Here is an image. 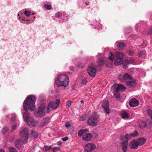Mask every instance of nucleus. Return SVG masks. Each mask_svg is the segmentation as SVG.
<instances>
[{"label": "nucleus", "instance_id": "1", "mask_svg": "<svg viewBox=\"0 0 152 152\" xmlns=\"http://www.w3.org/2000/svg\"><path fill=\"white\" fill-rule=\"evenodd\" d=\"M36 100V97L34 96L31 95L28 96L23 102V108L26 111L23 114V117L26 121V120L30 117L29 116V114L28 111V109L31 111L34 110L35 106V102Z\"/></svg>", "mask_w": 152, "mask_h": 152}, {"label": "nucleus", "instance_id": "2", "mask_svg": "<svg viewBox=\"0 0 152 152\" xmlns=\"http://www.w3.org/2000/svg\"><path fill=\"white\" fill-rule=\"evenodd\" d=\"M69 82V77L66 75L62 74L58 75L55 80L58 87L63 86L66 88L68 86Z\"/></svg>", "mask_w": 152, "mask_h": 152}, {"label": "nucleus", "instance_id": "3", "mask_svg": "<svg viewBox=\"0 0 152 152\" xmlns=\"http://www.w3.org/2000/svg\"><path fill=\"white\" fill-rule=\"evenodd\" d=\"M138 132L136 131H134L129 134H126L125 136L121 137V139L123 140L122 142V147L123 152L127 151L128 140L131 138V137H136L138 135Z\"/></svg>", "mask_w": 152, "mask_h": 152}, {"label": "nucleus", "instance_id": "4", "mask_svg": "<svg viewBox=\"0 0 152 152\" xmlns=\"http://www.w3.org/2000/svg\"><path fill=\"white\" fill-rule=\"evenodd\" d=\"M28 130L27 128H25L20 132V135L21 137V142L26 144L28 137Z\"/></svg>", "mask_w": 152, "mask_h": 152}, {"label": "nucleus", "instance_id": "5", "mask_svg": "<svg viewBox=\"0 0 152 152\" xmlns=\"http://www.w3.org/2000/svg\"><path fill=\"white\" fill-rule=\"evenodd\" d=\"M46 107L45 104H41L39 107L38 110L35 112L34 114L36 116L38 117H42L45 115V112L44 109Z\"/></svg>", "mask_w": 152, "mask_h": 152}, {"label": "nucleus", "instance_id": "6", "mask_svg": "<svg viewBox=\"0 0 152 152\" xmlns=\"http://www.w3.org/2000/svg\"><path fill=\"white\" fill-rule=\"evenodd\" d=\"M99 121V119L97 117L93 115L88 118L87 123L90 126H96Z\"/></svg>", "mask_w": 152, "mask_h": 152}, {"label": "nucleus", "instance_id": "7", "mask_svg": "<svg viewBox=\"0 0 152 152\" xmlns=\"http://www.w3.org/2000/svg\"><path fill=\"white\" fill-rule=\"evenodd\" d=\"M124 80L126 82L127 85L131 86L134 85L135 80L131 78L130 75L127 73H126L124 75Z\"/></svg>", "mask_w": 152, "mask_h": 152}, {"label": "nucleus", "instance_id": "8", "mask_svg": "<svg viewBox=\"0 0 152 152\" xmlns=\"http://www.w3.org/2000/svg\"><path fill=\"white\" fill-rule=\"evenodd\" d=\"M60 103V100L58 99H56L54 102H51L48 104L47 107V111L49 112V110L50 108H52L53 110L56 109Z\"/></svg>", "mask_w": 152, "mask_h": 152}, {"label": "nucleus", "instance_id": "9", "mask_svg": "<svg viewBox=\"0 0 152 152\" xmlns=\"http://www.w3.org/2000/svg\"><path fill=\"white\" fill-rule=\"evenodd\" d=\"M26 123L30 127H36L39 125L37 121L32 117H29L26 120Z\"/></svg>", "mask_w": 152, "mask_h": 152}, {"label": "nucleus", "instance_id": "10", "mask_svg": "<svg viewBox=\"0 0 152 152\" xmlns=\"http://www.w3.org/2000/svg\"><path fill=\"white\" fill-rule=\"evenodd\" d=\"M126 89V87L124 85L117 84H113L111 88V89L115 90L116 92H119L121 91H124Z\"/></svg>", "mask_w": 152, "mask_h": 152}, {"label": "nucleus", "instance_id": "11", "mask_svg": "<svg viewBox=\"0 0 152 152\" xmlns=\"http://www.w3.org/2000/svg\"><path fill=\"white\" fill-rule=\"evenodd\" d=\"M96 148V146L93 143H88L86 145L85 148V151L87 152H91Z\"/></svg>", "mask_w": 152, "mask_h": 152}, {"label": "nucleus", "instance_id": "12", "mask_svg": "<svg viewBox=\"0 0 152 152\" xmlns=\"http://www.w3.org/2000/svg\"><path fill=\"white\" fill-rule=\"evenodd\" d=\"M102 107L105 112L108 114L110 113V110L109 107V104L108 101L106 100L102 104Z\"/></svg>", "mask_w": 152, "mask_h": 152}, {"label": "nucleus", "instance_id": "13", "mask_svg": "<svg viewBox=\"0 0 152 152\" xmlns=\"http://www.w3.org/2000/svg\"><path fill=\"white\" fill-rule=\"evenodd\" d=\"M96 70L93 67H89L88 69V75L91 77H94L96 75Z\"/></svg>", "mask_w": 152, "mask_h": 152}, {"label": "nucleus", "instance_id": "14", "mask_svg": "<svg viewBox=\"0 0 152 152\" xmlns=\"http://www.w3.org/2000/svg\"><path fill=\"white\" fill-rule=\"evenodd\" d=\"M139 104L138 100L134 98L131 99L129 102V104L131 107H134L137 106Z\"/></svg>", "mask_w": 152, "mask_h": 152}, {"label": "nucleus", "instance_id": "15", "mask_svg": "<svg viewBox=\"0 0 152 152\" xmlns=\"http://www.w3.org/2000/svg\"><path fill=\"white\" fill-rule=\"evenodd\" d=\"M138 145L136 140H132L129 144V146L131 149H137Z\"/></svg>", "mask_w": 152, "mask_h": 152}, {"label": "nucleus", "instance_id": "16", "mask_svg": "<svg viewBox=\"0 0 152 152\" xmlns=\"http://www.w3.org/2000/svg\"><path fill=\"white\" fill-rule=\"evenodd\" d=\"M92 137L91 134L87 133L83 135L82 137V139L86 141H89L92 139Z\"/></svg>", "mask_w": 152, "mask_h": 152}, {"label": "nucleus", "instance_id": "17", "mask_svg": "<svg viewBox=\"0 0 152 152\" xmlns=\"http://www.w3.org/2000/svg\"><path fill=\"white\" fill-rule=\"evenodd\" d=\"M136 140L139 146H141L143 145L146 142V140L143 137L140 138Z\"/></svg>", "mask_w": 152, "mask_h": 152}, {"label": "nucleus", "instance_id": "18", "mask_svg": "<svg viewBox=\"0 0 152 152\" xmlns=\"http://www.w3.org/2000/svg\"><path fill=\"white\" fill-rule=\"evenodd\" d=\"M123 59L117 58L114 62V64L116 65H121L123 63Z\"/></svg>", "mask_w": 152, "mask_h": 152}, {"label": "nucleus", "instance_id": "19", "mask_svg": "<svg viewBox=\"0 0 152 152\" xmlns=\"http://www.w3.org/2000/svg\"><path fill=\"white\" fill-rule=\"evenodd\" d=\"M121 114L123 118H129L128 114L125 111H122Z\"/></svg>", "mask_w": 152, "mask_h": 152}, {"label": "nucleus", "instance_id": "20", "mask_svg": "<svg viewBox=\"0 0 152 152\" xmlns=\"http://www.w3.org/2000/svg\"><path fill=\"white\" fill-rule=\"evenodd\" d=\"M115 56L117 58L123 59L124 54L122 52H117L115 53Z\"/></svg>", "mask_w": 152, "mask_h": 152}, {"label": "nucleus", "instance_id": "21", "mask_svg": "<svg viewBox=\"0 0 152 152\" xmlns=\"http://www.w3.org/2000/svg\"><path fill=\"white\" fill-rule=\"evenodd\" d=\"M31 137L34 139H36L38 137V134L37 132L34 130L31 131Z\"/></svg>", "mask_w": 152, "mask_h": 152}, {"label": "nucleus", "instance_id": "22", "mask_svg": "<svg viewBox=\"0 0 152 152\" xmlns=\"http://www.w3.org/2000/svg\"><path fill=\"white\" fill-rule=\"evenodd\" d=\"M134 61V59L132 58H129L125 60V63L124 65L126 66L128 64H131Z\"/></svg>", "mask_w": 152, "mask_h": 152}, {"label": "nucleus", "instance_id": "23", "mask_svg": "<svg viewBox=\"0 0 152 152\" xmlns=\"http://www.w3.org/2000/svg\"><path fill=\"white\" fill-rule=\"evenodd\" d=\"M88 130L87 129H84L79 130L78 132V134L79 136L80 137L82 136L83 134L85 132H88Z\"/></svg>", "mask_w": 152, "mask_h": 152}, {"label": "nucleus", "instance_id": "24", "mask_svg": "<svg viewBox=\"0 0 152 152\" xmlns=\"http://www.w3.org/2000/svg\"><path fill=\"white\" fill-rule=\"evenodd\" d=\"M139 55L140 58H144L145 57V52L144 51H140Z\"/></svg>", "mask_w": 152, "mask_h": 152}, {"label": "nucleus", "instance_id": "25", "mask_svg": "<svg viewBox=\"0 0 152 152\" xmlns=\"http://www.w3.org/2000/svg\"><path fill=\"white\" fill-rule=\"evenodd\" d=\"M21 140H20L18 139L16 140L15 141V144L16 148H20V142H21Z\"/></svg>", "mask_w": 152, "mask_h": 152}, {"label": "nucleus", "instance_id": "26", "mask_svg": "<svg viewBox=\"0 0 152 152\" xmlns=\"http://www.w3.org/2000/svg\"><path fill=\"white\" fill-rule=\"evenodd\" d=\"M108 58L111 61L114 60L115 59L114 56L113 54L111 52H110L109 53Z\"/></svg>", "mask_w": 152, "mask_h": 152}, {"label": "nucleus", "instance_id": "27", "mask_svg": "<svg viewBox=\"0 0 152 152\" xmlns=\"http://www.w3.org/2000/svg\"><path fill=\"white\" fill-rule=\"evenodd\" d=\"M125 45V44L122 42H119L118 44V47L121 49L123 48Z\"/></svg>", "mask_w": 152, "mask_h": 152}, {"label": "nucleus", "instance_id": "28", "mask_svg": "<svg viewBox=\"0 0 152 152\" xmlns=\"http://www.w3.org/2000/svg\"><path fill=\"white\" fill-rule=\"evenodd\" d=\"M44 7H45L47 10H49L52 8V6L51 5L45 4H44Z\"/></svg>", "mask_w": 152, "mask_h": 152}, {"label": "nucleus", "instance_id": "29", "mask_svg": "<svg viewBox=\"0 0 152 152\" xmlns=\"http://www.w3.org/2000/svg\"><path fill=\"white\" fill-rule=\"evenodd\" d=\"M98 62L99 65L100 66H102L104 64V59L100 58L99 59Z\"/></svg>", "mask_w": 152, "mask_h": 152}, {"label": "nucleus", "instance_id": "30", "mask_svg": "<svg viewBox=\"0 0 152 152\" xmlns=\"http://www.w3.org/2000/svg\"><path fill=\"white\" fill-rule=\"evenodd\" d=\"M147 112L152 121V110L151 109H149L147 110Z\"/></svg>", "mask_w": 152, "mask_h": 152}, {"label": "nucleus", "instance_id": "31", "mask_svg": "<svg viewBox=\"0 0 152 152\" xmlns=\"http://www.w3.org/2000/svg\"><path fill=\"white\" fill-rule=\"evenodd\" d=\"M34 20H33L32 19V20H26V21L25 22H22L21 21V22L23 23H26V24H28L29 23H30L31 22H32Z\"/></svg>", "mask_w": 152, "mask_h": 152}, {"label": "nucleus", "instance_id": "32", "mask_svg": "<svg viewBox=\"0 0 152 152\" xmlns=\"http://www.w3.org/2000/svg\"><path fill=\"white\" fill-rule=\"evenodd\" d=\"M119 92H115L114 93V95L115 97L117 99H118L120 97V95Z\"/></svg>", "mask_w": 152, "mask_h": 152}, {"label": "nucleus", "instance_id": "33", "mask_svg": "<svg viewBox=\"0 0 152 152\" xmlns=\"http://www.w3.org/2000/svg\"><path fill=\"white\" fill-rule=\"evenodd\" d=\"M52 147L51 146H45L44 147V148L45 149V151H47L50 149Z\"/></svg>", "mask_w": 152, "mask_h": 152}, {"label": "nucleus", "instance_id": "34", "mask_svg": "<svg viewBox=\"0 0 152 152\" xmlns=\"http://www.w3.org/2000/svg\"><path fill=\"white\" fill-rule=\"evenodd\" d=\"M52 150H53V152H56L57 151H59L60 148L59 147H55L53 148H52Z\"/></svg>", "mask_w": 152, "mask_h": 152}, {"label": "nucleus", "instance_id": "35", "mask_svg": "<svg viewBox=\"0 0 152 152\" xmlns=\"http://www.w3.org/2000/svg\"><path fill=\"white\" fill-rule=\"evenodd\" d=\"M8 130V128L7 127H4L2 130V132L3 134L6 133Z\"/></svg>", "mask_w": 152, "mask_h": 152}, {"label": "nucleus", "instance_id": "36", "mask_svg": "<svg viewBox=\"0 0 152 152\" xmlns=\"http://www.w3.org/2000/svg\"><path fill=\"white\" fill-rule=\"evenodd\" d=\"M86 118V116L85 115H83L81 116L80 118V121H83L85 120Z\"/></svg>", "mask_w": 152, "mask_h": 152}, {"label": "nucleus", "instance_id": "37", "mask_svg": "<svg viewBox=\"0 0 152 152\" xmlns=\"http://www.w3.org/2000/svg\"><path fill=\"white\" fill-rule=\"evenodd\" d=\"M118 79L121 81L124 80V75L123 76L121 75H119L118 77Z\"/></svg>", "mask_w": 152, "mask_h": 152}, {"label": "nucleus", "instance_id": "38", "mask_svg": "<svg viewBox=\"0 0 152 152\" xmlns=\"http://www.w3.org/2000/svg\"><path fill=\"white\" fill-rule=\"evenodd\" d=\"M126 53L129 55L132 56L134 54V52L132 50H129L126 51Z\"/></svg>", "mask_w": 152, "mask_h": 152}, {"label": "nucleus", "instance_id": "39", "mask_svg": "<svg viewBox=\"0 0 152 152\" xmlns=\"http://www.w3.org/2000/svg\"><path fill=\"white\" fill-rule=\"evenodd\" d=\"M66 106L68 108L71 105V103L69 100H68L66 102Z\"/></svg>", "mask_w": 152, "mask_h": 152}, {"label": "nucleus", "instance_id": "40", "mask_svg": "<svg viewBox=\"0 0 152 152\" xmlns=\"http://www.w3.org/2000/svg\"><path fill=\"white\" fill-rule=\"evenodd\" d=\"M31 12L29 11H27L25 10L24 14L26 16H29L30 15Z\"/></svg>", "mask_w": 152, "mask_h": 152}, {"label": "nucleus", "instance_id": "41", "mask_svg": "<svg viewBox=\"0 0 152 152\" xmlns=\"http://www.w3.org/2000/svg\"><path fill=\"white\" fill-rule=\"evenodd\" d=\"M152 33V27H151L150 29L148 30L147 32V35H150Z\"/></svg>", "mask_w": 152, "mask_h": 152}, {"label": "nucleus", "instance_id": "42", "mask_svg": "<svg viewBox=\"0 0 152 152\" xmlns=\"http://www.w3.org/2000/svg\"><path fill=\"white\" fill-rule=\"evenodd\" d=\"M61 13L60 12H58L55 14V16L57 18H59L60 17Z\"/></svg>", "mask_w": 152, "mask_h": 152}, {"label": "nucleus", "instance_id": "43", "mask_svg": "<svg viewBox=\"0 0 152 152\" xmlns=\"http://www.w3.org/2000/svg\"><path fill=\"white\" fill-rule=\"evenodd\" d=\"M16 118V116L15 115H13L12 116L11 118V121L12 122H14Z\"/></svg>", "mask_w": 152, "mask_h": 152}, {"label": "nucleus", "instance_id": "44", "mask_svg": "<svg viewBox=\"0 0 152 152\" xmlns=\"http://www.w3.org/2000/svg\"><path fill=\"white\" fill-rule=\"evenodd\" d=\"M87 83L86 80L85 79H83L82 81V83L83 85H85Z\"/></svg>", "mask_w": 152, "mask_h": 152}, {"label": "nucleus", "instance_id": "45", "mask_svg": "<svg viewBox=\"0 0 152 152\" xmlns=\"http://www.w3.org/2000/svg\"><path fill=\"white\" fill-rule=\"evenodd\" d=\"M17 125H13L12 126V130H14L16 129V128H17Z\"/></svg>", "mask_w": 152, "mask_h": 152}, {"label": "nucleus", "instance_id": "46", "mask_svg": "<svg viewBox=\"0 0 152 152\" xmlns=\"http://www.w3.org/2000/svg\"><path fill=\"white\" fill-rule=\"evenodd\" d=\"M68 140V137H65L64 138H62V140L64 141H65Z\"/></svg>", "mask_w": 152, "mask_h": 152}, {"label": "nucleus", "instance_id": "47", "mask_svg": "<svg viewBox=\"0 0 152 152\" xmlns=\"http://www.w3.org/2000/svg\"><path fill=\"white\" fill-rule=\"evenodd\" d=\"M70 125L69 123H66L65 124V126L66 127H68L70 126Z\"/></svg>", "mask_w": 152, "mask_h": 152}, {"label": "nucleus", "instance_id": "48", "mask_svg": "<svg viewBox=\"0 0 152 152\" xmlns=\"http://www.w3.org/2000/svg\"><path fill=\"white\" fill-rule=\"evenodd\" d=\"M145 124H144L143 125H142L141 126H140V128H143V127H144L145 126Z\"/></svg>", "mask_w": 152, "mask_h": 152}, {"label": "nucleus", "instance_id": "49", "mask_svg": "<svg viewBox=\"0 0 152 152\" xmlns=\"http://www.w3.org/2000/svg\"><path fill=\"white\" fill-rule=\"evenodd\" d=\"M26 19L25 18H23L22 19V22H25L26 21Z\"/></svg>", "mask_w": 152, "mask_h": 152}, {"label": "nucleus", "instance_id": "50", "mask_svg": "<svg viewBox=\"0 0 152 152\" xmlns=\"http://www.w3.org/2000/svg\"><path fill=\"white\" fill-rule=\"evenodd\" d=\"M0 152H5V151L3 149H1L0 150Z\"/></svg>", "mask_w": 152, "mask_h": 152}, {"label": "nucleus", "instance_id": "51", "mask_svg": "<svg viewBox=\"0 0 152 152\" xmlns=\"http://www.w3.org/2000/svg\"><path fill=\"white\" fill-rule=\"evenodd\" d=\"M80 102L81 103H84V102L83 100H81L80 101Z\"/></svg>", "mask_w": 152, "mask_h": 152}, {"label": "nucleus", "instance_id": "52", "mask_svg": "<svg viewBox=\"0 0 152 152\" xmlns=\"http://www.w3.org/2000/svg\"><path fill=\"white\" fill-rule=\"evenodd\" d=\"M45 120L48 121L49 120V119L48 118H46L45 119Z\"/></svg>", "mask_w": 152, "mask_h": 152}, {"label": "nucleus", "instance_id": "53", "mask_svg": "<svg viewBox=\"0 0 152 152\" xmlns=\"http://www.w3.org/2000/svg\"><path fill=\"white\" fill-rule=\"evenodd\" d=\"M88 4H89V2H86V4L87 5H88Z\"/></svg>", "mask_w": 152, "mask_h": 152}, {"label": "nucleus", "instance_id": "54", "mask_svg": "<svg viewBox=\"0 0 152 152\" xmlns=\"http://www.w3.org/2000/svg\"><path fill=\"white\" fill-rule=\"evenodd\" d=\"M106 66H107V67H110V66H108L107 64H106Z\"/></svg>", "mask_w": 152, "mask_h": 152}, {"label": "nucleus", "instance_id": "55", "mask_svg": "<svg viewBox=\"0 0 152 152\" xmlns=\"http://www.w3.org/2000/svg\"><path fill=\"white\" fill-rule=\"evenodd\" d=\"M33 18H34V19H35V17H34Z\"/></svg>", "mask_w": 152, "mask_h": 152}, {"label": "nucleus", "instance_id": "56", "mask_svg": "<svg viewBox=\"0 0 152 152\" xmlns=\"http://www.w3.org/2000/svg\"><path fill=\"white\" fill-rule=\"evenodd\" d=\"M110 66H111V63H110Z\"/></svg>", "mask_w": 152, "mask_h": 152}]
</instances>
